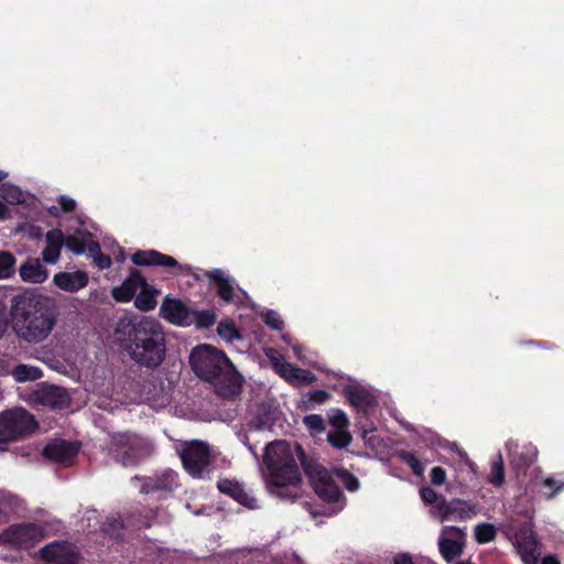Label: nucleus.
Returning a JSON list of instances; mask_svg holds the SVG:
<instances>
[{"label":"nucleus","mask_w":564,"mask_h":564,"mask_svg":"<svg viewBox=\"0 0 564 564\" xmlns=\"http://www.w3.org/2000/svg\"><path fill=\"white\" fill-rule=\"evenodd\" d=\"M30 237H35V227L30 226Z\"/></svg>","instance_id":"obj_11"},{"label":"nucleus","mask_w":564,"mask_h":564,"mask_svg":"<svg viewBox=\"0 0 564 564\" xmlns=\"http://www.w3.org/2000/svg\"><path fill=\"white\" fill-rule=\"evenodd\" d=\"M35 431V416L22 406L0 412V444L22 441Z\"/></svg>","instance_id":"obj_2"},{"label":"nucleus","mask_w":564,"mask_h":564,"mask_svg":"<svg viewBox=\"0 0 564 564\" xmlns=\"http://www.w3.org/2000/svg\"><path fill=\"white\" fill-rule=\"evenodd\" d=\"M10 315L13 329L28 341L35 340V289H24L13 295Z\"/></svg>","instance_id":"obj_1"},{"label":"nucleus","mask_w":564,"mask_h":564,"mask_svg":"<svg viewBox=\"0 0 564 564\" xmlns=\"http://www.w3.org/2000/svg\"><path fill=\"white\" fill-rule=\"evenodd\" d=\"M0 540L19 549L31 550L35 545V523L12 524L0 534Z\"/></svg>","instance_id":"obj_3"},{"label":"nucleus","mask_w":564,"mask_h":564,"mask_svg":"<svg viewBox=\"0 0 564 564\" xmlns=\"http://www.w3.org/2000/svg\"><path fill=\"white\" fill-rule=\"evenodd\" d=\"M0 196L8 204L18 205L25 200V195L22 189L13 184L3 183L0 189Z\"/></svg>","instance_id":"obj_4"},{"label":"nucleus","mask_w":564,"mask_h":564,"mask_svg":"<svg viewBox=\"0 0 564 564\" xmlns=\"http://www.w3.org/2000/svg\"><path fill=\"white\" fill-rule=\"evenodd\" d=\"M7 326H8V322H7V307L0 301V337H2L3 334L6 333Z\"/></svg>","instance_id":"obj_8"},{"label":"nucleus","mask_w":564,"mask_h":564,"mask_svg":"<svg viewBox=\"0 0 564 564\" xmlns=\"http://www.w3.org/2000/svg\"><path fill=\"white\" fill-rule=\"evenodd\" d=\"M20 276L23 281L35 283V264L31 260L20 268Z\"/></svg>","instance_id":"obj_7"},{"label":"nucleus","mask_w":564,"mask_h":564,"mask_svg":"<svg viewBox=\"0 0 564 564\" xmlns=\"http://www.w3.org/2000/svg\"><path fill=\"white\" fill-rule=\"evenodd\" d=\"M10 218V209L0 200V219Z\"/></svg>","instance_id":"obj_9"},{"label":"nucleus","mask_w":564,"mask_h":564,"mask_svg":"<svg viewBox=\"0 0 564 564\" xmlns=\"http://www.w3.org/2000/svg\"><path fill=\"white\" fill-rule=\"evenodd\" d=\"M7 176L8 174L4 171L0 170V182L3 181Z\"/></svg>","instance_id":"obj_10"},{"label":"nucleus","mask_w":564,"mask_h":564,"mask_svg":"<svg viewBox=\"0 0 564 564\" xmlns=\"http://www.w3.org/2000/svg\"><path fill=\"white\" fill-rule=\"evenodd\" d=\"M12 376L18 382L35 380V367L26 365H18L12 370Z\"/></svg>","instance_id":"obj_6"},{"label":"nucleus","mask_w":564,"mask_h":564,"mask_svg":"<svg viewBox=\"0 0 564 564\" xmlns=\"http://www.w3.org/2000/svg\"><path fill=\"white\" fill-rule=\"evenodd\" d=\"M15 258L9 251L0 252V279H8L14 273Z\"/></svg>","instance_id":"obj_5"}]
</instances>
